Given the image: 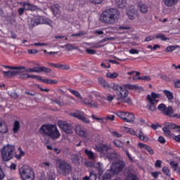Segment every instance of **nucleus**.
I'll use <instances>...</instances> for the list:
<instances>
[{"label": "nucleus", "instance_id": "nucleus-61", "mask_svg": "<svg viewBox=\"0 0 180 180\" xmlns=\"http://www.w3.org/2000/svg\"><path fill=\"white\" fill-rule=\"evenodd\" d=\"M110 179V174L108 173H105L103 176V180H109Z\"/></svg>", "mask_w": 180, "mask_h": 180}, {"label": "nucleus", "instance_id": "nucleus-16", "mask_svg": "<svg viewBox=\"0 0 180 180\" xmlns=\"http://www.w3.org/2000/svg\"><path fill=\"white\" fill-rule=\"evenodd\" d=\"M82 103H84V105H87V106H89V108H99V105L98 104V103L90 98L83 99Z\"/></svg>", "mask_w": 180, "mask_h": 180}, {"label": "nucleus", "instance_id": "nucleus-37", "mask_svg": "<svg viewBox=\"0 0 180 180\" xmlns=\"http://www.w3.org/2000/svg\"><path fill=\"white\" fill-rule=\"evenodd\" d=\"M107 78H110V79H115V78H117L119 77V73L117 72H107L106 73Z\"/></svg>", "mask_w": 180, "mask_h": 180}, {"label": "nucleus", "instance_id": "nucleus-18", "mask_svg": "<svg viewBox=\"0 0 180 180\" xmlns=\"http://www.w3.org/2000/svg\"><path fill=\"white\" fill-rule=\"evenodd\" d=\"M37 81H39V82H44V84H48L49 85H57V84H58V81L57 80L43 79L40 75H38Z\"/></svg>", "mask_w": 180, "mask_h": 180}, {"label": "nucleus", "instance_id": "nucleus-47", "mask_svg": "<svg viewBox=\"0 0 180 180\" xmlns=\"http://www.w3.org/2000/svg\"><path fill=\"white\" fill-rule=\"evenodd\" d=\"M138 79L148 82V81H151V77L150 76H140L138 77Z\"/></svg>", "mask_w": 180, "mask_h": 180}, {"label": "nucleus", "instance_id": "nucleus-3", "mask_svg": "<svg viewBox=\"0 0 180 180\" xmlns=\"http://www.w3.org/2000/svg\"><path fill=\"white\" fill-rule=\"evenodd\" d=\"M39 134H41V136H47L49 139H51V140H57V139H60L61 136V134H60L57 125L53 124L41 125L39 130Z\"/></svg>", "mask_w": 180, "mask_h": 180}, {"label": "nucleus", "instance_id": "nucleus-22", "mask_svg": "<svg viewBox=\"0 0 180 180\" xmlns=\"http://www.w3.org/2000/svg\"><path fill=\"white\" fill-rule=\"evenodd\" d=\"M165 126H167L170 130H176L180 133V126L176 125L172 122H165Z\"/></svg>", "mask_w": 180, "mask_h": 180}, {"label": "nucleus", "instance_id": "nucleus-8", "mask_svg": "<svg viewBox=\"0 0 180 180\" xmlns=\"http://www.w3.org/2000/svg\"><path fill=\"white\" fill-rule=\"evenodd\" d=\"M19 173L22 180H34V172L29 166L21 167L19 169Z\"/></svg>", "mask_w": 180, "mask_h": 180}, {"label": "nucleus", "instance_id": "nucleus-2", "mask_svg": "<svg viewBox=\"0 0 180 180\" xmlns=\"http://www.w3.org/2000/svg\"><path fill=\"white\" fill-rule=\"evenodd\" d=\"M120 18L119 10L110 8L104 10L99 16V20L104 25H115Z\"/></svg>", "mask_w": 180, "mask_h": 180}, {"label": "nucleus", "instance_id": "nucleus-21", "mask_svg": "<svg viewBox=\"0 0 180 180\" xmlns=\"http://www.w3.org/2000/svg\"><path fill=\"white\" fill-rule=\"evenodd\" d=\"M138 147H139V148H144L145 150H146V151H148V153H149V154H150V155H153L154 154V150H153L152 148L147 144L139 143Z\"/></svg>", "mask_w": 180, "mask_h": 180}, {"label": "nucleus", "instance_id": "nucleus-62", "mask_svg": "<svg viewBox=\"0 0 180 180\" xmlns=\"http://www.w3.org/2000/svg\"><path fill=\"white\" fill-rule=\"evenodd\" d=\"M18 15L20 16H22V15H23V13H25V8H18Z\"/></svg>", "mask_w": 180, "mask_h": 180}, {"label": "nucleus", "instance_id": "nucleus-48", "mask_svg": "<svg viewBox=\"0 0 180 180\" xmlns=\"http://www.w3.org/2000/svg\"><path fill=\"white\" fill-rule=\"evenodd\" d=\"M113 40H115V38H114V37H105V38L101 39V40L99 41V43H105V42H106V41H113Z\"/></svg>", "mask_w": 180, "mask_h": 180}, {"label": "nucleus", "instance_id": "nucleus-51", "mask_svg": "<svg viewBox=\"0 0 180 180\" xmlns=\"http://www.w3.org/2000/svg\"><path fill=\"white\" fill-rule=\"evenodd\" d=\"M116 4L119 8H123L124 6V0H116Z\"/></svg>", "mask_w": 180, "mask_h": 180}, {"label": "nucleus", "instance_id": "nucleus-10", "mask_svg": "<svg viewBox=\"0 0 180 180\" xmlns=\"http://www.w3.org/2000/svg\"><path fill=\"white\" fill-rule=\"evenodd\" d=\"M117 117L122 119L125 123H134L136 120V116L133 112H129L126 111H117L114 112Z\"/></svg>", "mask_w": 180, "mask_h": 180}, {"label": "nucleus", "instance_id": "nucleus-24", "mask_svg": "<svg viewBox=\"0 0 180 180\" xmlns=\"http://www.w3.org/2000/svg\"><path fill=\"white\" fill-rule=\"evenodd\" d=\"M3 74L4 77H6L7 78H12L13 77H16L18 74H19L18 71H3Z\"/></svg>", "mask_w": 180, "mask_h": 180}, {"label": "nucleus", "instance_id": "nucleus-41", "mask_svg": "<svg viewBox=\"0 0 180 180\" xmlns=\"http://www.w3.org/2000/svg\"><path fill=\"white\" fill-rule=\"evenodd\" d=\"M124 180H139V177L134 174H129Z\"/></svg>", "mask_w": 180, "mask_h": 180}, {"label": "nucleus", "instance_id": "nucleus-28", "mask_svg": "<svg viewBox=\"0 0 180 180\" xmlns=\"http://www.w3.org/2000/svg\"><path fill=\"white\" fill-rule=\"evenodd\" d=\"M20 130V122L18 120L14 121L13 133H14V134H16V133H19Z\"/></svg>", "mask_w": 180, "mask_h": 180}, {"label": "nucleus", "instance_id": "nucleus-58", "mask_svg": "<svg viewBox=\"0 0 180 180\" xmlns=\"http://www.w3.org/2000/svg\"><path fill=\"white\" fill-rule=\"evenodd\" d=\"M158 141L159 143H160L161 144H165L166 143V140H165V138H164V136H159L158 138Z\"/></svg>", "mask_w": 180, "mask_h": 180}, {"label": "nucleus", "instance_id": "nucleus-55", "mask_svg": "<svg viewBox=\"0 0 180 180\" xmlns=\"http://www.w3.org/2000/svg\"><path fill=\"white\" fill-rule=\"evenodd\" d=\"M86 52L87 54H96V51L95 49H86Z\"/></svg>", "mask_w": 180, "mask_h": 180}, {"label": "nucleus", "instance_id": "nucleus-50", "mask_svg": "<svg viewBox=\"0 0 180 180\" xmlns=\"http://www.w3.org/2000/svg\"><path fill=\"white\" fill-rule=\"evenodd\" d=\"M115 146H116V147L120 148L123 146V143H122V141L116 139L113 141Z\"/></svg>", "mask_w": 180, "mask_h": 180}, {"label": "nucleus", "instance_id": "nucleus-7", "mask_svg": "<svg viewBox=\"0 0 180 180\" xmlns=\"http://www.w3.org/2000/svg\"><path fill=\"white\" fill-rule=\"evenodd\" d=\"M15 146L13 145H6L2 148L1 153L3 161L7 162L12 160L15 157Z\"/></svg>", "mask_w": 180, "mask_h": 180}, {"label": "nucleus", "instance_id": "nucleus-32", "mask_svg": "<svg viewBox=\"0 0 180 180\" xmlns=\"http://www.w3.org/2000/svg\"><path fill=\"white\" fill-rule=\"evenodd\" d=\"M96 169L98 171V175L101 176L103 174V166L101 162H97L95 166Z\"/></svg>", "mask_w": 180, "mask_h": 180}, {"label": "nucleus", "instance_id": "nucleus-44", "mask_svg": "<svg viewBox=\"0 0 180 180\" xmlns=\"http://www.w3.org/2000/svg\"><path fill=\"white\" fill-rule=\"evenodd\" d=\"M162 172L164 174H165V175H167V176H171V170H169V168L167 167H163Z\"/></svg>", "mask_w": 180, "mask_h": 180}, {"label": "nucleus", "instance_id": "nucleus-33", "mask_svg": "<svg viewBox=\"0 0 180 180\" xmlns=\"http://www.w3.org/2000/svg\"><path fill=\"white\" fill-rule=\"evenodd\" d=\"M81 158V156L79 154H72L71 161L72 164H78L79 162V159Z\"/></svg>", "mask_w": 180, "mask_h": 180}, {"label": "nucleus", "instance_id": "nucleus-35", "mask_svg": "<svg viewBox=\"0 0 180 180\" xmlns=\"http://www.w3.org/2000/svg\"><path fill=\"white\" fill-rule=\"evenodd\" d=\"M163 94L167 98L168 101H172L174 99V94L168 90H164Z\"/></svg>", "mask_w": 180, "mask_h": 180}, {"label": "nucleus", "instance_id": "nucleus-30", "mask_svg": "<svg viewBox=\"0 0 180 180\" xmlns=\"http://www.w3.org/2000/svg\"><path fill=\"white\" fill-rule=\"evenodd\" d=\"M106 157L108 160H117L119 158V155L115 151L110 153H107Z\"/></svg>", "mask_w": 180, "mask_h": 180}, {"label": "nucleus", "instance_id": "nucleus-6", "mask_svg": "<svg viewBox=\"0 0 180 180\" xmlns=\"http://www.w3.org/2000/svg\"><path fill=\"white\" fill-rule=\"evenodd\" d=\"M158 98H161V94L152 92L146 96V101L148 103L146 105V108L150 112H155L157 110V103H158Z\"/></svg>", "mask_w": 180, "mask_h": 180}, {"label": "nucleus", "instance_id": "nucleus-9", "mask_svg": "<svg viewBox=\"0 0 180 180\" xmlns=\"http://www.w3.org/2000/svg\"><path fill=\"white\" fill-rule=\"evenodd\" d=\"M158 110L168 117H176L180 119V114H174V108L172 106L167 107V105L160 103L158 106Z\"/></svg>", "mask_w": 180, "mask_h": 180}, {"label": "nucleus", "instance_id": "nucleus-5", "mask_svg": "<svg viewBox=\"0 0 180 180\" xmlns=\"http://www.w3.org/2000/svg\"><path fill=\"white\" fill-rule=\"evenodd\" d=\"M56 168L58 174L67 176L72 172V166L65 160L61 159L56 160Z\"/></svg>", "mask_w": 180, "mask_h": 180}, {"label": "nucleus", "instance_id": "nucleus-49", "mask_svg": "<svg viewBox=\"0 0 180 180\" xmlns=\"http://www.w3.org/2000/svg\"><path fill=\"white\" fill-rule=\"evenodd\" d=\"M91 4H94V5H101L102 2L105 0H89Z\"/></svg>", "mask_w": 180, "mask_h": 180}, {"label": "nucleus", "instance_id": "nucleus-63", "mask_svg": "<svg viewBox=\"0 0 180 180\" xmlns=\"http://www.w3.org/2000/svg\"><path fill=\"white\" fill-rule=\"evenodd\" d=\"M175 88H180V80H177L174 82Z\"/></svg>", "mask_w": 180, "mask_h": 180}, {"label": "nucleus", "instance_id": "nucleus-38", "mask_svg": "<svg viewBox=\"0 0 180 180\" xmlns=\"http://www.w3.org/2000/svg\"><path fill=\"white\" fill-rule=\"evenodd\" d=\"M98 83L100 84V85H101V86H103V88H109V84L103 78H99Z\"/></svg>", "mask_w": 180, "mask_h": 180}, {"label": "nucleus", "instance_id": "nucleus-31", "mask_svg": "<svg viewBox=\"0 0 180 180\" xmlns=\"http://www.w3.org/2000/svg\"><path fill=\"white\" fill-rule=\"evenodd\" d=\"M84 153L86 154V155H87L89 160H96V157H95V154L94 153V152H92V150H89L88 149H85L84 150Z\"/></svg>", "mask_w": 180, "mask_h": 180}, {"label": "nucleus", "instance_id": "nucleus-11", "mask_svg": "<svg viewBox=\"0 0 180 180\" xmlns=\"http://www.w3.org/2000/svg\"><path fill=\"white\" fill-rule=\"evenodd\" d=\"M126 167V162H123V160H118L112 164L110 171L114 175H119L124 167Z\"/></svg>", "mask_w": 180, "mask_h": 180}, {"label": "nucleus", "instance_id": "nucleus-43", "mask_svg": "<svg viewBox=\"0 0 180 180\" xmlns=\"http://www.w3.org/2000/svg\"><path fill=\"white\" fill-rule=\"evenodd\" d=\"M155 37V39H160L162 41H165V40H168V38L165 37V34H157Z\"/></svg>", "mask_w": 180, "mask_h": 180}, {"label": "nucleus", "instance_id": "nucleus-64", "mask_svg": "<svg viewBox=\"0 0 180 180\" xmlns=\"http://www.w3.org/2000/svg\"><path fill=\"white\" fill-rule=\"evenodd\" d=\"M174 140H175V141H177V143H180V135L174 136Z\"/></svg>", "mask_w": 180, "mask_h": 180}, {"label": "nucleus", "instance_id": "nucleus-27", "mask_svg": "<svg viewBox=\"0 0 180 180\" xmlns=\"http://www.w3.org/2000/svg\"><path fill=\"white\" fill-rule=\"evenodd\" d=\"M136 10L134 9H129L127 11V15L131 20H134L136 19V16H137V14H136Z\"/></svg>", "mask_w": 180, "mask_h": 180}, {"label": "nucleus", "instance_id": "nucleus-59", "mask_svg": "<svg viewBox=\"0 0 180 180\" xmlns=\"http://www.w3.org/2000/svg\"><path fill=\"white\" fill-rule=\"evenodd\" d=\"M4 178H5V174L4 173L2 167H0V180L4 179Z\"/></svg>", "mask_w": 180, "mask_h": 180}, {"label": "nucleus", "instance_id": "nucleus-34", "mask_svg": "<svg viewBox=\"0 0 180 180\" xmlns=\"http://www.w3.org/2000/svg\"><path fill=\"white\" fill-rule=\"evenodd\" d=\"M65 49H66L68 51H71L72 50H78V46L72 44H67L65 45Z\"/></svg>", "mask_w": 180, "mask_h": 180}, {"label": "nucleus", "instance_id": "nucleus-20", "mask_svg": "<svg viewBox=\"0 0 180 180\" xmlns=\"http://www.w3.org/2000/svg\"><path fill=\"white\" fill-rule=\"evenodd\" d=\"M9 131V129L8 128V124L2 120H0V134H6Z\"/></svg>", "mask_w": 180, "mask_h": 180}, {"label": "nucleus", "instance_id": "nucleus-26", "mask_svg": "<svg viewBox=\"0 0 180 180\" xmlns=\"http://www.w3.org/2000/svg\"><path fill=\"white\" fill-rule=\"evenodd\" d=\"M51 11L53 13L54 16L60 15V5H58V4H56L53 6H51Z\"/></svg>", "mask_w": 180, "mask_h": 180}, {"label": "nucleus", "instance_id": "nucleus-13", "mask_svg": "<svg viewBox=\"0 0 180 180\" xmlns=\"http://www.w3.org/2000/svg\"><path fill=\"white\" fill-rule=\"evenodd\" d=\"M124 130H126V131H127L128 133L131 134V136H136L141 141H148V137L144 136V134L141 131H140L139 134L137 135L136 131H134V129L131 128L125 127Z\"/></svg>", "mask_w": 180, "mask_h": 180}, {"label": "nucleus", "instance_id": "nucleus-14", "mask_svg": "<svg viewBox=\"0 0 180 180\" xmlns=\"http://www.w3.org/2000/svg\"><path fill=\"white\" fill-rule=\"evenodd\" d=\"M75 131L78 136L82 137V139H86L88 137L89 131L88 129L84 128L83 126L80 124L76 125Z\"/></svg>", "mask_w": 180, "mask_h": 180}, {"label": "nucleus", "instance_id": "nucleus-45", "mask_svg": "<svg viewBox=\"0 0 180 180\" xmlns=\"http://www.w3.org/2000/svg\"><path fill=\"white\" fill-rule=\"evenodd\" d=\"M169 164L172 168L174 169V171H176L178 169V167H179L178 162H175L174 161H171Z\"/></svg>", "mask_w": 180, "mask_h": 180}, {"label": "nucleus", "instance_id": "nucleus-39", "mask_svg": "<svg viewBox=\"0 0 180 180\" xmlns=\"http://www.w3.org/2000/svg\"><path fill=\"white\" fill-rule=\"evenodd\" d=\"M31 25L32 27H34L35 26H38V25H41V21H40V18H34L31 20Z\"/></svg>", "mask_w": 180, "mask_h": 180}, {"label": "nucleus", "instance_id": "nucleus-46", "mask_svg": "<svg viewBox=\"0 0 180 180\" xmlns=\"http://www.w3.org/2000/svg\"><path fill=\"white\" fill-rule=\"evenodd\" d=\"M89 180H96V174H95L94 171H91L90 172V175L89 176Z\"/></svg>", "mask_w": 180, "mask_h": 180}, {"label": "nucleus", "instance_id": "nucleus-52", "mask_svg": "<svg viewBox=\"0 0 180 180\" xmlns=\"http://www.w3.org/2000/svg\"><path fill=\"white\" fill-rule=\"evenodd\" d=\"M32 46H34L36 47H43L44 46H47V44L37 42V43L32 44Z\"/></svg>", "mask_w": 180, "mask_h": 180}, {"label": "nucleus", "instance_id": "nucleus-56", "mask_svg": "<svg viewBox=\"0 0 180 180\" xmlns=\"http://www.w3.org/2000/svg\"><path fill=\"white\" fill-rule=\"evenodd\" d=\"M115 98H116L115 95H108L107 96V101L108 102H112V101L115 99Z\"/></svg>", "mask_w": 180, "mask_h": 180}, {"label": "nucleus", "instance_id": "nucleus-42", "mask_svg": "<svg viewBox=\"0 0 180 180\" xmlns=\"http://www.w3.org/2000/svg\"><path fill=\"white\" fill-rule=\"evenodd\" d=\"M179 48V46L176 45V46H168L167 48H166V51L167 53H171V51H174L176 50V49H178Z\"/></svg>", "mask_w": 180, "mask_h": 180}, {"label": "nucleus", "instance_id": "nucleus-40", "mask_svg": "<svg viewBox=\"0 0 180 180\" xmlns=\"http://www.w3.org/2000/svg\"><path fill=\"white\" fill-rule=\"evenodd\" d=\"M162 131L167 137H171V129L169 128H168L167 126H165L162 128Z\"/></svg>", "mask_w": 180, "mask_h": 180}, {"label": "nucleus", "instance_id": "nucleus-4", "mask_svg": "<svg viewBox=\"0 0 180 180\" xmlns=\"http://www.w3.org/2000/svg\"><path fill=\"white\" fill-rule=\"evenodd\" d=\"M3 67L4 68H8V70H23L25 72H45L46 74H49V72H51V69L44 66H36L32 68H26L24 66L13 67L3 65Z\"/></svg>", "mask_w": 180, "mask_h": 180}, {"label": "nucleus", "instance_id": "nucleus-57", "mask_svg": "<svg viewBox=\"0 0 180 180\" xmlns=\"http://www.w3.org/2000/svg\"><path fill=\"white\" fill-rule=\"evenodd\" d=\"M27 53L28 54H37L39 51H37V49H28Z\"/></svg>", "mask_w": 180, "mask_h": 180}, {"label": "nucleus", "instance_id": "nucleus-54", "mask_svg": "<svg viewBox=\"0 0 180 180\" xmlns=\"http://www.w3.org/2000/svg\"><path fill=\"white\" fill-rule=\"evenodd\" d=\"M124 153H126L127 156L128 157L129 160L131 162H133V158H131V155H130V153H129L128 150H124Z\"/></svg>", "mask_w": 180, "mask_h": 180}, {"label": "nucleus", "instance_id": "nucleus-19", "mask_svg": "<svg viewBox=\"0 0 180 180\" xmlns=\"http://www.w3.org/2000/svg\"><path fill=\"white\" fill-rule=\"evenodd\" d=\"M109 150H110V146H107L106 144H101L97 148V151L103 155H107Z\"/></svg>", "mask_w": 180, "mask_h": 180}, {"label": "nucleus", "instance_id": "nucleus-60", "mask_svg": "<svg viewBox=\"0 0 180 180\" xmlns=\"http://www.w3.org/2000/svg\"><path fill=\"white\" fill-rule=\"evenodd\" d=\"M139 51L137 49H131L129 50V54H139Z\"/></svg>", "mask_w": 180, "mask_h": 180}, {"label": "nucleus", "instance_id": "nucleus-23", "mask_svg": "<svg viewBox=\"0 0 180 180\" xmlns=\"http://www.w3.org/2000/svg\"><path fill=\"white\" fill-rule=\"evenodd\" d=\"M179 0H162V2L165 6L168 8H172V6H175L178 4Z\"/></svg>", "mask_w": 180, "mask_h": 180}, {"label": "nucleus", "instance_id": "nucleus-25", "mask_svg": "<svg viewBox=\"0 0 180 180\" xmlns=\"http://www.w3.org/2000/svg\"><path fill=\"white\" fill-rule=\"evenodd\" d=\"M138 8L141 13H147V12H148V6L145 4L139 3Z\"/></svg>", "mask_w": 180, "mask_h": 180}, {"label": "nucleus", "instance_id": "nucleus-12", "mask_svg": "<svg viewBox=\"0 0 180 180\" xmlns=\"http://www.w3.org/2000/svg\"><path fill=\"white\" fill-rule=\"evenodd\" d=\"M58 125L59 129H61L66 134H72V125L67 121L58 120Z\"/></svg>", "mask_w": 180, "mask_h": 180}, {"label": "nucleus", "instance_id": "nucleus-15", "mask_svg": "<svg viewBox=\"0 0 180 180\" xmlns=\"http://www.w3.org/2000/svg\"><path fill=\"white\" fill-rule=\"evenodd\" d=\"M70 116L72 117H76L79 119V120H82V122H84V123H89V119L85 117V113L80 110H77L75 112H72Z\"/></svg>", "mask_w": 180, "mask_h": 180}, {"label": "nucleus", "instance_id": "nucleus-29", "mask_svg": "<svg viewBox=\"0 0 180 180\" xmlns=\"http://www.w3.org/2000/svg\"><path fill=\"white\" fill-rule=\"evenodd\" d=\"M38 75H29L26 73H22L20 75V79H27V78H32V79H37V80Z\"/></svg>", "mask_w": 180, "mask_h": 180}, {"label": "nucleus", "instance_id": "nucleus-1", "mask_svg": "<svg viewBox=\"0 0 180 180\" xmlns=\"http://www.w3.org/2000/svg\"><path fill=\"white\" fill-rule=\"evenodd\" d=\"M112 89H113L117 95V98L115 101L117 102H121V103H127V105H131L133 102L131 101V98L129 97V90L130 91H139L140 89V86L136 84H124L123 86L114 84L112 86Z\"/></svg>", "mask_w": 180, "mask_h": 180}, {"label": "nucleus", "instance_id": "nucleus-36", "mask_svg": "<svg viewBox=\"0 0 180 180\" xmlns=\"http://www.w3.org/2000/svg\"><path fill=\"white\" fill-rule=\"evenodd\" d=\"M68 91L69 92H70V94H72V95H75L76 98H78L79 99H82V96H81V94L78 91H76L72 89H68Z\"/></svg>", "mask_w": 180, "mask_h": 180}, {"label": "nucleus", "instance_id": "nucleus-53", "mask_svg": "<svg viewBox=\"0 0 180 180\" xmlns=\"http://www.w3.org/2000/svg\"><path fill=\"white\" fill-rule=\"evenodd\" d=\"M162 164V161L158 160H156V162L155 163V168H161V165Z\"/></svg>", "mask_w": 180, "mask_h": 180}, {"label": "nucleus", "instance_id": "nucleus-17", "mask_svg": "<svg viewBox=\"0 0 180 180\" xmlns=\"http://www.w3.org/2000/svg\"><path fill=\"white\" fill-rule=\"evenodd\" d=\"M48 65H50V67H53V68H58L65 71H68L70 68L69 65H63L61 63H48Z\"/></svg>", "mask_w": 180, "mask_h": 180}]
</instances>
